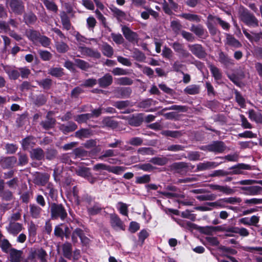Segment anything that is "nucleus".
<instances>
[{"instance_id": "13", "label": "nucleus", "mask_w": 262, "mask_h": 262, "mask_svg": "<svg viewBox=\"0 0 262 262\" xmlns=\"http://www.w3.org/2000/svg\"><path fill=\"white\" fill-rule=\"evenodd\" d=\"M242 189L245 191L244 194L248 195H257L262 191V188L259 186L243 187Z\"/></svg>"}, {"instance_id": "55", "label": "nucleus", "mask_w": 262, "mask_h": 262, "mask_svg": "<svg viewBox=\"0 0 262 262\" xmlns=\"http://www.w3.org/2000/svg\"><path fill=\"white\" fill-rule=\"evenodd\" d=\"M117 207L121 214L125 216L127 215L128 209L127 206L126 204L122 202H119L117 204Z\"/></svg>"}, {"instance_id": "19", "label": "nucleus", "mask_w": 262, "mask_h": 262, "mask_svg": "<svg viewBox=\"0 0 262 262\" xmlns=\"http://www.w3.org/2000/svg\"><path fill=\"white\" fill-rule=\"evenodd\" d=\"M17 159L14 156L4 158L2 160L0 164L4 168L12 167L16 163Z\"/></svg>"}, {"instance_id": "6", "label": "nucleus", "mask_w": 262, "mask_h": 262, "mask_svg": "<svg viewBox=\"0 0 262 262\" xmlns=\"http://www.w3.org/2000/svg\"><path fill=\"white\" fill-rule=\"evenodd\" d=\"M209 187L213 190H217L226 195H231L235 190L227 185H220L217 184H209Z\"/></svg>"}, {"instance_id": "36", "label": "nucleus", "mask_w": 262, "mask_h": 262, "mask_svg": "<svg viewBox=\"0 0 262 262\" xmlns=\"http://www.w3.org/2000/svg\"><path fill=\"white\" fill-rule=\"evenodd\" d=\"M184 92L189 95H195L200 92V86L195 84L187 86L184 89Z\"/></svg>"}, {"instance_id": "53", "label": "nucleus", "mask_w": 262, "mask_h": 262, "mask_svg": "<svg viewBox=\"0 0 262 262\" xmlns=\"http://www.w3.org/2000/svg\"><path fill=\"white\" fill-rule=\"evenodd\" d=\"M150 180V177L149 174H144L141 177H136L135 183L137 184H144L149 182Z\"/></svg>"}, {"instance_id": "14", "label": "nucleus", "mask_w": 262, "mask_h": 262, "mask_svg": "<svg viewBox=\"0 0 262 262\" xmlns=\"http://www.w3.org/2000/svg\"><path fill=\"white\" fill-rule=\"evenodd\" d=\"M220 163L215 162L206 161L199 163L196 166L198 171H204L211 168H214L219 165Z\"/></svg>"}, {"instance_id": "61", "label": "nucleus", "mask_w": 262, "mask_h": 262, "mask_svg": "<svg viewBox=\"0 0 262 262\" xmlns=\"http://www.w3.org/2000/svg\"><path fill=\"white\" fill-rule=\"evenodd\" d=\"M46 190L49 196L52 199H54L57 195V190L54 189L53 185L51 184H49L46 188Z\"/></svg>"}, {"instance_id": "47", "label": "nucleus", "mask_w": 262, "mask_h": 262, "mask_svg": "<svg viewBox=\"0 0 262 262\" xmlns=\"http://www.w3.org/2000/svg\"><path fill=\"white\" fill-rule=\"evenodd\" d=\"M37 226L33 222H31L28 226V230L29 235L30 237H35L36 235V231Z\"/></svg>"}, {"instance_id": "5", "label": "nucleus", "mask_w": 262, "mask_h": 262, "mask_svg": "<svg viewBox=\"0 0 262 262\" xmlns=\"http://www.w3.org/2000/svg\"><path fill=\"white\" fill-rule=\"evenodd\" d=\"M209 151L215 154L222 153L225 151L226 146L222 141H214L208 145Z\"/></svg>"}, {"instance_id": "16", "label": "nucleus", "mask_w": 262, "mask_h": 262, "mask_svg": "<svg viewBox=\"0 0 262 262\" xmlns=\"http://www.w3.org/2000/svg\"><path fill=\"white\" fill-rule=\"evenodd\" d=\"M113 93L117 98H124L129 96L131 90L128 88H117L113 91Z\"/></svg>"}, {"instance_id": "10", "label": "nucleus", "mask_w": 262, "mask_h": 262, "mask_svg": "<svg viewBox=\"0 0 262 262\" xmlns=\"http://www.w3.org/2000/svg\"><path fill=\"white\" fill-rule=\"evenodd\" d=\"M190 31L193 32L197 36L205 38L207 36V32L201 25H192L190 29Z\"/></svg>"}, {"instance_id": "4", "label": "nucleus", "mask_w": 262, "mask_h": 262, "mask_svg": "<svg viewBox=\"0 0 262 262\" xmlns=\"http://www.w3.org/2000/svg\"><path fill=\"white\" fill-rule=\"evenodd\" d=\"M78 50L84 56H87L96 59H99L101 57L100 53L97 50H93L88 47L79 46L78 47Z\"/></svg>"}, {"instance_id": "43", "label": "nucleus", "mask_w": 262, "mask_h": 262, "mask_svg": "<svg viewBox=\"0 0 262 262\" xmlns=\"http://www.w3.org/2000/svg\"><path fill=\"white\" fill-rule=\"evenodd\" d=\"M91 118L92 115L87 113L75 116L74 119L77 122L81 123L86 122L88 120L91 119Z\"/></svg>"}, {"instance_id": "46", "label": "nucleus", "mask_w": 262, "mask_h": 262, "mask_svg": "<svg viewBox=\"0 0 262 262\" xmlns=\"http://www.w3.org/2000/svg\"><path fill=\"white\" fill-rule=\"evenodd\" d=\"M49 74L52 76L59 77L63 75V69L61 68H53L49 70Z\"/></svg>"}, {"instance_id": "48", "label": "nucleus", "mask_w": 262, "mask_h": 262, "mask_svg": "<svg viewBox=\"0 0 262 262\" xmlns=\"http://www.w3.org/2000/svg\"><path fill=\"white\" fill-rule=\"evenodd\" d=\"M117 152L113 149H107L103 151L102 155L99 157L100 160H103L104 158L116 156Z\"/></svg>"}, {"instance_id": "18", "label": "nucleus", "mask_w": 262, "mask_h": 262, "mask_svg": "<svg viewBox=\"0 0 262 262\" xmlns=\"http://www.w3.org/2000/svg\"><path fill=\"white\" fill-rule=\"evenodd\" d=\"M243 21L248 25L252 26H258V21L255 17L248 13L245 12L243 15Z\"/></svg>"}, {"instance_id": "26", "label": "nucleus", "mask_w": 262, "mask_h": 262, "mask_svg": "<svg viewBox=\"0 0 262 262\" xmlns=\"http://www.w3.org/2000/svg\"><path fill=\"white\" fill-rule=\"evenodd\" d=\"M75 172L78 176L89 180L91 172L89 168L78 167L76 169Z\"/></svg>"}, {"instance_id": "23", "label": "nucleus", "mask_w": 262, "mask_h": 262, "mask_svg": "<svg viewBox=\"0 0 262 262\" xmlns=\"http://www.w3.org/2000/svg\"><path fill=\"white\" fill-rule=\"evenodd\" d=\"M226 43L234 48H239L242 46L238 40L229 34H226Z\"/></svg>"}, {"instance_id": "42", "label": "nucleus", "mask_w": 262, "mask_h": 262, "mask_svg": "<svg viewBox=\"0 0 262 262\" xmlns=\"http://www.w3.org/2000/svg\"><path fill=\"white\" fill-rule=\"evenodd\" d=\"M209 68L211 73L214 79L216 80H220L222 77V74L220 70L217 67L212 64H210L209 66Z\"/></svg>"}, {"instance_id": "2", "label": "nucleus", "mask_w": 262, "mask_h": 262, "mask_svg": "<svg viewBox=\"0 0 262 262\" xmlns=\"http://www.w3.org/2000/svg\"><path fill=\"white\" fill-rule=\"evenodd\" d=\"M51 214L53 219L60 218L63 220L67 216V213L61 204L53 203L51 205Z\"/></svg>"}, {"instance_id": "25", "label": "nucleus", "mask_w": 262, "mask_h": 262, "mask_svg": "<svg viewBox=\"0 0 262 262\" xmlns=\"http://www.w3.org/2000/svg\"><path fill=\"white\" fill-rule=\"evenodd\" d=\"M60 17L63 28L67 30H70L71 24L70 18L67 14L64 11H62L60 14Z\"/></svg>"}, {"instance_id": "44", "label": "nucleus", "mask_w": 262, "mask_h": 262, "mask_svg": "<svg viewBox=\"0 0 262 262\" xmlns=\"http://www.w3.org/2000/svg\"><path fill=\"white\" fill-rule=\"evenodd\" d=\"M55 120L52 118H48L47 120L42 121L40 125L45 129H49L54 127Z\"/></svg>"}, {"instance_id": "51", "label": "nucleus", "mask_w": 262, "mask_h": 262, "mask_svg": "<svg viewBox=\"0 0 262 262\" xmlns=\"http://www.w3.org/2000/svg\"><path fill=\"white\" fill-rule=\"evenodd\" d=\"M101 210V207L99 204H95L94 206L88 208V210L90 215H95Z\"/></svg>"}, {"instance_id": "9", "label": "nucleus", "mask_w": 262, "mask_h": 262, "mask_svg": "<svg viewBox=\"0 0 262 262\" xmlns=\"http://www.w3.org/2000/svg\"><path fill=\"white\" fill-rule=\"evenodd\" d=\"M110 222L111 226L115 230H122L125 229V227L123 223L116 214H111L110 217Z\"/></svg>"}, {"instance_id": "24", "label": "nucleus", "mask_w": 262, "mask_h": 262, "mask_svg": "<svg viewBox=\"0 0 262 262\" xmlns=\"http://www.w3.org/2000/svg\"><path fill=\"white\" fill-rule=\"evenodd\" d=\"M250 166L246 164H239L238 166H233L229 168L230 171H228L229 174H243V169H248Z\"/></svg>"}, {"instance_id": "54", "label": "nucleus", "mask_w": 262, "mask_h": 262, "mask_svg": "<svg viewBox=\"0 0 262 262\" xmlns=\"http://www.w3.org/2000/svg\"><path fill=\"white\" fill-rule=\"evenodd\" d=\"M57 51L60 53H64L69 49L68 46L63 42H57L56 43Z\"/></svg>"}, {"instance_id": "41", "label": "nucleus", "mask_w": 262, "mask_h": 262, "mask_svg": "<svg viewBox=\"0 0 262 262\" xmlns=\"http://www.w3.org/2000/svg\"><path fill=\"white\" fill-rule=\"evenodd\" d=\"M75 64L78 68L82 70H86L90 67L88 62L80 59H75Z\"/></svg>"}, {"instance_id": "12", "label": "nucleus", "mask_w": 262, "mask_h": 262, "mask_svg": "<svg viewBox=\"0 0 262 262\" xmlns=\"http://www.w3.org/2000/svg\"><path fill=\"white\" fill-rule=\"evenodd\" d=\"M113 77L110 74H106L101 78L98 79L97 82L100 87L105 88L112 84Z\"/></svg>"}, {"instance_id": "27", "label": "nucleus", "mask_w": 262, "mask_h": 262, "mask_svg": "<svg viewBox=\"0 0 262 262\" xmlns=\"http://www.w3.org/2000/svg\"><path fill=\"white\" fill-rule=\"evenodd\" d=\"M63 256L68 259H71L72 257V245L69 243H65L62 246Z\"/></svg>"}, {"instance_id": "7", "label": "nucleus", "mask_w": 262, "mask_h": 262, "mask_svg": "<svg viewBox=\"0 0 262 262\" xmlns=\"http://www.w3.org/2000/svg\"><path fill=\"white\" fill-rule=\"evenodd\" d=\"M9 7L14 12L20 14L24 10V6L22 0H8Z\"/></svg>"}, {"instance_id": "3", "label": "nucleus", "mask_w": 262, "mask_h": 262, "mask_svg": "<svg viewBox=\"0 0 262 262\" xmlns=\"http://www.w3.org/2000/svg\"><path fill=\"white\" fill-rule=\"evenodd\" d=\"M122 32L126 40L130 42H137L138 40V34L132 31L128 27L122 26Z\"/></svg>"}, {"instance_id": "60", "label": "nucleus", "mask_w": 262, "mask_h": 262, "mask_svg": "<svg viewBox=\"0 0 262 262\" xmlns=\"http://www.w3.org/2000/svg\"><path fill=\"white\" fill-rule=\"evenodd\" d=\"M156 101L151 99H147L140 102L138 105L141 108H146L150 106L152 104H155Z\"/></svg>"}, {"instance_id": "49", "label": "nucleus", "mask_w": 262, "mask_h": 262, "mask_svg": "<svg viewBox=\"0 0 262 262\" xmlns=\"http://www.w3.org/2000/svg\"><path fill=\"white\" fill-rule=\"evenodd\" d=\"M133 83V80L127 77H121L117 80V83L120 85H129L132 84Z\"/></svg>"}, {"instance_id": "39", "label": "nucleus", "mask_w": 262, "mask_h": 262, "mask_svg": "<svg viewBox=\"0 0 262 262\" xmlns=\"http://www.w3.org/2000/svg\"><path fill=\"white\" fill-rule=\"evenodd\" d=\"M26 34L27 36L33 41H37L40 36L39 32L32 29L27 30Z\"/></svg>"}, {"instance_id": "22", "label": "nucleus", "mask_w": 262, "mask_h": 262, "mask_svg": "<svg viewBox=\"0 0 262 262\" xmlns=\"http://www.w3.org/2000/svg\"><path fill=\"white\" fill-rule=\"evenodd\" d=\"M249 119L256 123H262V114L259 112H256L253 110H250L248 112Z\"/></svg>"}, {"instance_id": "29", "label": "nucleus", "mask_w": 262, "mask_h": 262, "mask_svg": "<svg viewBox=\"0 0 262 262\" xmlns=\"http://www.w3.org/2000/svg\"><path fill=\"white\" fill-rule=\"evenodd\" d=\"M111 11L113 12L114 16L116 17L119 21H122L123 20L126 19V14L124 11L115 7L111 8Z\"/></svg>"}, {"instance_id": "37", "label": "nucleus", "mask_w": 262, "mask_h": 262, "mask_svg": "<svg viewBox=\"0 0 262 262\" xmlns=\"http://www.w3.org/2000/svg\"><path fill=\"white\" fill-rule=\"evenodd\" d=\"M168 159L166 157H154L149 161L154 164L163 166L168 163Z\"/></svg>"}, {"instance_id": "45", "label": "nucleus", "mask_w": 262, "mask_h": 262, "mask_svg": "<svg viewBox=\"0 0 262 262\" xmlns=\"http://www.w3.org/2000/svg\"><path fill=\"white\" fill-rule=\"evenodd\" d=\"M233 184L242 185H250L254 184H258L262 186V180H245L233 183Z\"/></svg>"}, {"instance_id": "64", "label": "nucleus", "mask_w": 262, "mask_h": 262, "mask_svg": "<svg viewBox=\"0 0 262 262\" xmlns=\"http://www.w3.org/2000/svg\"><path fill=\"white\" fill-rule=\"evenodd\" d=\"M90 134V133L89 129H81L75 133V136L79 138H86L88 137Z\"/></svg>"}, {"instance_id": "33", "label": "nucleus", "mask_w": 262, "mask_h": 262, "mask_svg": "<svg viewBox=\"0 0 262 262\" xmlns=\"http://www.w3.org/2000/svg\"><path fill=\"white\" fill-rule=\"evenodd\" d=\"M10 247V243L0 232V247L2 250L5 252H7Z\"/></svg>"}, {"instance_id": "30", "label": "nucleus", "mask_w": 262, "mask_h": 262, "mask_svg": "<svg viewBox=\"0 0 262 262\" xmlns=\"http://www.w3.org/2000/svg\"><path fill=\"white\" fill-rule=\"evenodd\" d=\"M30 156L33 159L40 160L44 157V152L40 148H37L31 151Z\"/></svg>"}, {"instance_id": "56", "label": "nucleus", "mask_w": 262, "mask_h": 262, "mask_svg": "<svg viewBox=\"0 0 262 262\" xmlns=\"http://www.w3.org/2000/svg\"><path fill=\"white\" fill-rule=\"evenodd\" d=\"M24 19L27 24H31L36 21V17L33 13L30 12L25 15Z\"/></svg>"}, {"instance_id": "8", "label": "nucleus", "mask_w": 262, "mask_h": 262, "mask_svg": "<svg viewBox=\"0 0 262 262\" xmlns=\"http://www.w3.org/2000/svg\"><path fill=\"white\" fill-rule=\"evenodd\" d=\"M188 48L192 54L197 57L199 58H203L205 57L206 53L201 45L195 44L189 45Z\"/></svg>"}, {"instance_id": "34", "label": "nucleus", "mask_w": 262, "mask_h": 262, "mask_svg": "<svg viewBox=\"0 0 262 262\" xmlns=\"http://www.w3.org/2000/svg\"><path fill=\"white\" fill-rule=\"evenodd\" d=\"M101 50L103 54L107 57H111L113 55V48L106 43L102 45Z\"/></svg>"}, {"instance_id": "35", "label": "nucleus", "mask_w": 262, "mask_h": 262, "mask_svg": "<svg viewBox=\"0 0 262 262\" xmlns=\"http://www.w3.org/2000/svg\"><path fill=\"white\" fill-rule=\"evenodd\" d=\"M132 57L139 62L143 61L146 58L145 54L137 49H135L133 51Z\"/></svg>"}, {"instance_id": "17", "label": "nucleus", "mask_w": 262, "mask_h": 262, "mask_svg": "<svg viewBox=\"0 0 262 262\" xmlns=\"http://www.w3.org/2000/svg\"><path fill=\"white\" fill-rule=\"evenodd\" d=\"M216 24V23L215 20L214 16L209 15L207 17L206 25L211 35H215L217 32V30L215 26Z\"/></svg>"}, {"instance_id": "32", "label": "nucleus", "mask_w": 262, "mask_h": 262, "mask_svg": "<svg viewBox=\"0 0 262 262\" xmlns=\"http://www.w3.org/2000/svg\"><path fill=\"white\" fill-rule=\"evenodd\" d=\"M219 61L223 63L226 67L233 64V61L228 56L225 54L223 52H221L219 53Z\"/></svg>"}, {"instance_id": "62", "label": "nucleus", "mask_w": 262, "mask_h": 262, "mask_svg": "<svg viewBox=\"0 0 262 262\" xmlns=\"http://www.w3.org/2000/svg\"><path fill=\"white\" fill-rule=\"evenodd\" d=\"M43 4L48 10L55 12H57V7L54 3L49 0H43Z\"/></svg>"}, {"instance_id": "59", "label": "nucleus", "mask_w": 262, "mask_h": 262, "mask_svg": "<svg viewBox=\"0 0 262 262\" xmlns=\"http://www.w3.org/2000/svg\"><path fill=\"white\" fill-rule=\"evenodd\" d=\"M126 168L123 166H110L109 171L116 174H120L125 171Z\"/></svg>"}, {"instance_id": "21", "label": "nucleus", "mask_w": 262, "mask_h": 262, "mask_svg": "<svg viewBox=\"0 0 262 262\" xmlns=\"http://www.w3.org/2000/svg\"><path fill=\"white\" fill-rule=\"evenodd\" d=\"M50 175L48 173H38L37 174L35 179V183L37 185H45L49 181Z\"/></svg>"}, {"instance_id": "31", "label": "nucleus", "mask_w": 262, "mask_h": 262, "mask_svg": "<svg viewBox=\"0 0 262 262\" xmlns=\"http://www.w3.org/2000/svg\"><path fill=\"white\" fill-rule=\"evenodd\" d=\"M179 16L190 21L199 23L201 21L200 16L194 14L185 13L180 14Z\"/></svg>"}, {"instance_id": "52", "label": "nucleus", "mask_w": 262, "mask_h": 262, "mask_svg": "<svg viewBox=\"0 0 262 262\" xmlns=\"http://www.w3.org/2000/svg\"><path fill=\"white\" fill-rule=\"evenodd\" d=\"M223 202L226 204H238L242 202V200L238 197H229L223 199Z\"/></svg>"}, {"instance_id": "40", "label": "nucleus", "mask_w": 262, "mask_h": 262, "mask_svg": "<svg viewBox=\"0 0 262 262\" xmlns=\"http://www.w3.org/2000/svg\"><path fill=\"white\" fill-rule=\"evenodd\" d=\"M228 231L233 233H238L243 236H247L249 234L248 230L245 228H235L232 227L229 228Z\"/></svg>"}, {"instance_id": "57", "label": "nucleus", "mask_w": 262, "mask_h": 262, "mask_svg": "<svg viewBox=\"0 0 262 262\" xmlns=\"http://www.w3.org/2000/svg\"><path fill=\"white\" fill-rule=\"evenodd\" d=\"M82 233V230L80 228L75 229L72 234V241L73 243H76L78 242V237L80 238Z\"/></svg>"}, {"instance_id": "28", "label": "nucleus", "mask_w": 262, "mask_h": 262, "mask_svg": "<svg viewBox=\"0 0 262 262\" xmlns=\"http://www.w3.org/2000/svg\"><path fill=\"white\" fill-rule=\"evenodd\" d=\"M77 127V126L75 123L69 122L67 125H60L59 128L64 134H67L74 131Z\"/></svg>"}, {"instance_id": "1", "label": "nucleus", "mask_w": 262, "mask_h": 262, "mask_svg": "<svg viewBox=\"0 0 262 262\" xmlns=\"http://www.w3.org/2000/svg\"><path fill=\"white\" fill-rule=\"evenodd\" d=\"M47 253L46 251L42 248L31 249L28 259L35 262L38 259L40 262H47Z\"/></svg>"}, {"instance_id": "58", "label": "nucleus", "mask_w": 262, "mask_h": 262, "mask_svg": "<svg viewBox=\"0 0 262 262\" xmlns=\"http://www.w3.org/2000/svg\"><path fill=\"white\" fill-rule=\"evenodd\" d=\"M241 121V126L245 129H251L252 128V124L249 122L247 119L242 114L239 115Z\"/></svg>"}, {"instance_id": "38", "label": "nucleus", "mask_w": 262, "mask_h": 262, "mask_svg": "<svg viewBox=\"0 0 262 262\" xmlns=\"http://www.w3.org/2000/svg\"><path fill=\"white\" fill-rule=\"evenodd\" d=\"M35 144V139L32 137H28L23 140L21 145L24 149H28Z\"/></svg>"}, {"instance_id": "20", "label": "nucleus", "mask_w": 262, "mask_h": 262, "mask_svg": "<svg viewBox=\"0 0 262 262\" xmlns=\"http://www.w3.org/2000/svg\"><path fill=\"white\" fill-rule=\"evenodd\" d=\"M23 252L15 249H11L10 251V260L11 262H20L22 259Z\"/></svg>"}, {"instance_id": "63", "label": "nucleus", "mask_w": 262, "mask_h": 262, "mask_svg": "<svg viewBox=\"0 0 262 262\" xmlns=\"http://www.w3.org/2000/svg\"><path fill=\"white\" fill-rule=\"evenodd\" d=\"M38 84L44 89L48 90L52 84V80L48 78L45 79L40 81H38Z\"/></svg>"}, {"instance_id": "15", "label": "nucleus", "mask_w": 262, "mask_h": 262, "mask_svg": "<svg viewBox=\"0 0 262 262\" xmlns=\"http://www.w3.org/2000/svg\"><path fill=\"white\" fill-rule=\"evenodd\" d=\"M42 209L35 204L29 205V213L33 219H38L41 216Z\"/></svg>"}, {"instance_id": "11", "label": "nucleus", "mask_w": 262, "mask_h": 262, "mask_svg": "<svg viewBox=\"0 0 262 262\" xmlns=\"http://www.w3.org/2000/svg\"><path fill=\"white\" fill-rule=\"evenodd\" d=\"M23 229L21 224L16 222H11L7 227L8 232L14 236L18 234Z\"/></svg>"}, {"instance_id": "50", "label": "nucleus", "mask_w": 262, "mask_h": 262, "mask_svg": "<svg viewBox=\"0 0 262 262\" xmlns=\"http://www.w3.org/2000/svg\"><path fill=\"white\" fill-rule=\"evenodd\" d=\"M110 166L103 163H98L93 166V170L100 173L103 170L109 171Z\"/></svg>"}]
</instances>
